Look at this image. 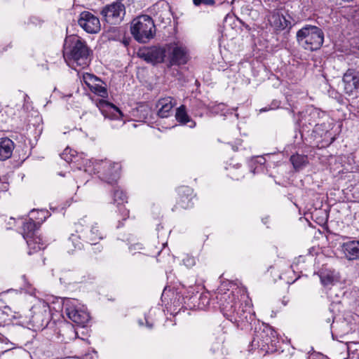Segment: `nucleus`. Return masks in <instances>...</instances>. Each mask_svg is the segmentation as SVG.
Instances as JSON below:
<instances>
[{
	"label": "nucleus",
	"instance_id": "f257e3e1",
	"mask_svg": "<svg viewBox=\"0 0 359 359\" xmlns=\"http://www.w3.org/2000/svg\"><path fill=\"white\" fill-rule=\"evenodd\" d=\"M86 221L81 219L76 224V231L69 236L66 247L69 253H73L76 250H81L84 247V243L91 245H97L99 241L103 238L102 232L99 230L97 223L91 224L86 227L83 226Z\"/></svg>",
	"mask_w": 359,
	"mask_h": 359
},
{
	"label": "nucleus",
	"instance_id": "f03ea898",
	"mask_svg": "<svg viewBox=\"0 0 359 359\" xmlns=\"http://www.w3.org/2000/svg\"><path fill=\"white\" fill-rule=\"evenodd\" d=\"M130 32L136 41L147 43L155 36L156 26L150 16L142 15L133 19L130 25Z\"/></svg>",
	"mask_w": 359,
	"mask_h": 359
},
{
	"label": "nucleus",
	"instance_id": "7ed1b4c3",
	"mask_svg": "<svg viewBox=\"0 0 359 359\" xmlns=\"http://www.w3.org/2000/svg\"><path fill=\"white\" fill-rule=\"evenodd\" d=\"M297 40L304 49L313 51L319 49L324 41V33L316 26L306 25L297 32Z\"/></svg>",
	"mask_w": 359,
	"mask_h": 359
},
{
	"label": "nucleus",
	"instance_id": "20e7f679",
	"mask_svg": "<svg viewBox=\"0 0 359 359\" xmlns=\"http://www.w3.org/2000/svg\"><path fill=\"white\" fill-rule=\"evenodd\" d=\"M90 50L85 41L78 36L72 37L71 45L65 46L63 52L64 58L67 61H73L78 66L84 67L88 65Z\"/></svg>",
	"mask_w": 359,
	"mask_h": 359
},
{
	"label": "nucleus",
	"instance_id": "39448f33",
	"mask_svg": "<svg viewBox=\"0 0 359 359\" xmlns=\"http://www.w3.org/2000/svg\"><path fill=\"white\" fill-rule=\"evenodd\" d=\"M276 340V332L269 326H262L255 328L252 346L260 349L266 353L270 351L269 345L273 346Z\"/></svg>",
	"mask_w": 359,
	"mask_h": 359
},
{
	"label": "nucleus",
	"instance_id": "423d86ee",
	"mask_svg": "<svg viewBox=\"0 0 359 359\" xmlns=\"http://www.w3.org/2000/svg\"><path fill=\"white\" fill-rule=\"evenodd\" d=\"M50 320V307L46 302H39L32 307L29 322L35 329H43Z\"/></svg>",
	"mask_w": 359,
	"mask_h": 359
},
{
	"label": "nucleus",
	"instance_id": "0eeeda50",
	"mask_svg": "<svg viewBox=\"0 0 359 359\" xmlns=\"http://www.w3.org/2000/svg\"><path fill=\"white\" fill-rule=\"evenodd\" d=\"M100 13L107 23L117 25L124 18L126 7L123 4L117 1L104 6Z\"/></svg>",
	"mask_w": 359,
	"mask_h": 359
},
{
	"label": "nucleus",
	"instance_id": "6e6552de",
	"mask_svg": "<svg viewBox=\"0 0 359 359\" xmlns=\"http://www.w3.org/2000/svg\"><path fill=\"white\" fill-rule=\"evenodd\" d=\"M137 55L147 63H162L165 57V49L158 46H150L139 50Z\"/></svg>",
	"mask_w": 359,
	"mask_h": 359
},
{
	"label": "nucleus",
	"instance_id": "1a4fd4ad",
	"mask_svg": "<svg viewBox=\"0 0 359 359\" xmlns=\"http://www.w3.org/2000/svg\"><path fill=\"white\" fill-rule=\"evenodd\" d=\"M78 24L83 30L90 34L98 33L101 29L100 19L89 11L81 13Z\"/></svg>",
	"mask_w": 359,
	"mask_h": 359
},
{
	"label": "nucleus",
	"instance_id": "9d476101",
	"mask_svg": "<svg viewBox=\"0 0 359 359\" xmlns=\"http://www.w3.org/2000/svg\"><path fill=\"white\" fill-rule=\"evenodd\" d=\"M65 313L67 317L76 324L84 327L89 321L90 316L86 311L69 304V300L65 303Z\"/></svg>",
	"mask_w": 359,
	"mask_h": 359
},
{
	"label": "nucleus",
	"instance_id": "9b49d317",
	"mask_svg": "<svg viewBox=\"0 0 359 359\" xmlns=\"http://www.w3.org/2000/svg\"><path fill=\"white\" fill-rule=\"evenodd\" d=\"M343 82L344 90L346 94L352 95L353 92L359 89V74L353 69H348L344 74Z\"/></svg>",
	"mask_w": 359,
	"mask_h": 359
},
{
	"label": "nucleus",
	"instance_id": "f8f14e48",
	"mask_svg": "<svg viewBox=\"0 0 359 359\" xmlns=\"http://www.w3.org/2000/svg\"><path fill=\"white\" fill-rule=\"evenodd\" d=\"M189 59L188 52L185 47L176 45L173 47L170 55L169 66L184 65Z\"/></svg>",
	"mask_w": 359,
	"mask_h": 359
},
{
	"label": "nucleus",
	"instance_id": "ddd939ff",
	"mask_svg": "<svg viewBox=\"0 0 359 359\" xmlns=\"http://www.w3.org/2000/svg\"><path fill=\"white\" fill-rule=\"evenodd\" d=\"M101 179L109 184H114L119 177V165L117 163H104Z\"/></svg>",
	"mask_w": 359,
	"mask_h": 359
},
{
	"label": "nucleus",
	"instance_id": "4468645a",
	"mask_svg": "<svg viewBox=\"0 0 359 359\" xmlns=\"http://www.w3.org/2000/svg\"><path fill=\"white\" fill-rule=\"evenodd\" d=\"M341 247L345 257L348 260L353 261L359 259V241L349 240L343 243Z\"/></svg>",
	"mask_w": 359,
	"mask_h": 359
},
{
	"label": "nucleus",
	"instance_id": "2eb2a0df",
	"mask_svg": "<svg viewBox=\"0 0 359 359\" xmlns=\"http://www.w3.org/2000/svg\"><path fill=\"white\" fill-rule=\"evenodd\" d=\"M15 148L14 142L8 137L0 138V161L10 158Z\"/></svg>",
	"mask_w": 359,
	"mask_h": 359
},
{
	"label": "nucleus",
	"instance_id": "dca6fc26",
	"mask_svg": "<svg viewBox=\"0 0 359 359\" xmlns=\"http://www.w3.org/2000/svg\"><path fill=\"white\" fill-rule=\"evenodd\" d=\"M59 338H61V341L65 343H68L69 341L76 339L77 332L75 330L74 326L72 324L66 323L62 325L59 328Z\"/></svg>",
	"mask_w": 359,
	"mask_h": 359
},
{
	"label": "nucleus",
	"instance_id": "f3484780",
	"mask_svg": "<svg viewBox=\"0 0 359 359\" xmlns=\"http://www.w3.org/2000/svg\"><path fill=\"white\" fill-rule=\"evenodd\" d=\"M270 25L276 30L285 29L290 23L283 14L279 12H273L269 17Z\"/></svg>",
	"mask_w": 359,
	"mask_h": 359
},
{
	"label": "nucleus",
	"instance_id": "a211bd4d",
	"mask_svg": "<svg viewBox=\"0 0 359 359\" xmlns=\"http://www.w3.org/2000/svg\"><path fill=\"white\" fill-rule=\"evenodd\" d=\"M172 100V99L170 97L158 100L157 107H159V109L157 114L159 117L167 118L170 115L172 109L174 107Z\"/></svg>",
	"mask_w": 359,
	"mask_h": 359
},
{
	"label": "nucleus",
	"instance_id": "6ab92c4d",
	"mask_svg": "<svg viewBox=\"0 0 359 359\" xmlns=\"http://www.w3.org/2000/svg\"><path fill=\"white\" fill-rule=\"evenodd\" d=\"M175 118L178 122L184 125L189 122H191L192 124L189 126L191 128H193L196 126V123L193 121L187 114L184 105H181L179 108L177 109Z\"/></svg>",
	"mask_w": 359,
	"mask_h": 359
},
{
	"label": "nucleus",
	"instance_id": "aec40b11",
	"mask_svg": "<svg viewBox=\"0 0 359 359\" xmlns=\"http://www.w3.org/2000/svg\"><path fill=\"white\" fill-rule=\"evenodd\" d=\"M28 247L34 251H38L44 249L46 246V243L40 236L34 235L25 239Z\"/></svg>",
	"mask_w": 359,
	"mask_h": 359
},
{
	"label": "nucleus",
	"instance_id": "412c9836",
	"mask_svg": "<svg viewBox=\"0 0 359 359\" xmlns=\"http://www.w3.org/2000/svg\"><path fill=\"white\" fill-rule=\"evenodd\" d=\"M229 299H231L230 302H224L220 304V309L223 312L224 316L229 317L235 312L236 311V302H233V297L228 296Z\"/></svg>",
	"mask_w": 359,
	"mask_h": 359
},
{
	"label": "nucleus",
	"instance_id": "4be33fe9",
	"mask_svg": "<svg viewBox=\"0 0 359 359\" xmlns=\"http://www.w3.org/2000/svg\"><path fill=\"white\" fill-rule=\"evenodd\" d=\"M22 236L25 239L35 235L36 223L33 219L25 222L22 226Z\"/></svg>",
	"mask_w": 359,
	"mask_h": 359
},
{
	"label": "nucleus",
	"instance_id": "5701e85b",
	"mask_svg": "<svg viewBox=\"0 0 359 359\" xmlns=\"http://www.w3.org/2000/svg\"><path fill=\"white\" fill-rule=\"evenodd\" d=\"M320 279L321 283L325 287L333 285L335 282L334 276L330 271L320 272Z\"/></svg>",
	"mask_w": 359,
	"mask_h": 359
},
{
	"label": "nucleus",
	"instance_id": "b1692460",
	"mask_svg": "<svg viewBox=\"0 0 359 359\" xmlns=\"http://www.w3.org/2000/svg\"><path fill=\"white\" fill-rule=\"evenodd\" d=\"M93 93L97 95L100 97L106 98L108 96V92L106 85H103V82L100 80V82H97L93 88L90 89Z\"/></svg>",
	"mask_w": 359,
	"mask_h": 359
},
{
	"label": "nucleus",
	"instance_id": "393cba45",
	"mask_svg": "<svg viewBox=\"0 0 359 359\" xmlns=\"http://www.w3.org/2000/svg\"><path fill=\"white\" fill-rule=\"evenodd\" d=\"M179 194L180 195L181 194L186 195V199L187 200V204H184L185 202V200H184L183 199L184 197L182 196L180 206L184 208H187L189 207V203L191 202L190 196H191L192 190L188 187H181L179 189Z\"/></svg>",
	"mask_w": 359,
	"mask_h": 359
},
{
	"label": "nucleus",
	"instance_id": "a878e982",
	"mask_svg": "<svg viewBox=\"0 0 359 359\" xmlns=\"http://www.w3.org/2000/svg\"><path fill=\"white\" fill-rule=\"evenodd\" d=\"M290 161L296 170L302 168L306 162V157L299 154L292 155Z\"/></svg>",
	"mask_w": 359,
	"mask_h": 359
},
{
	"label": "nucleus",
	"instance_id": "bb28decb",
	"mask_svg": "<svg viewBox=\"0 0 359 359\" xmlns=\"http://www.w3.org/2000/svg\"><path fill=\"white\" fill-rule=\"evenodd\" d=\"M83 81L90 89L92 88L93 86H95L97 82H100V79L99 78L88 73L83 74Z\"/></svg>",
	"mask_w": 359,
	"mask_h": 359
},
{
	"label": "nucleus",
	"instance_id": "cd10ccee",
	"mask_svg": "<svg viewBox=\"0 0 359 359\" xmlns=\"http://www.w3.org/2000/svg\"><path fill=\"white\" fill-rule=\"evenodd\" d=\"M114 201L118 205H123L127 202V197L123 191L120 189H115L113 194Z\"/></svg>",
	"mask_w": 359,
	"mask_h": 359
},
{
	"label": "nucleus",
	"instance_id": "c85d7f7f",
	"mask_svg": "<svg viewBox=\"0 0 359 359\" xmlns=\"http://www.w3.org/2000/svg\"><path fill=\"white\" fill-rule=\"evenodd\" d=\"M100 104L102 107H106L109 109H112L114 111H115L116 114H118L114 115V118H118V116H123V114L121 111V110L118 107H116L114 104L109 103L105 100L100 101Z\"/></svg>",
	"mask_w": 359,
	"mask_h": 359
},
{
	"label": "nucleus",
	"instance_id": "c756f323",
	"mask_svg": "<svg viewBox=\"0 0 359 359\" xmlns=\"http://www.w3.org/2000/svg\"><path fill=\"white\" fill-rule=\"evenodd\" d=\"M183 262L186 266L191 268L196 264V259L193 256L187 255L183 259Z\"/></svg>",
	"mask_w": 359,
	"mask_h": 359
},
{
	"label": "nucleus",
	"instance_id": "7c9ffc66",
	"mask_svg": "<svg viewBox=\"0 0 359 359\" xmlns=\"http://www.w3.org/2000/svg\"><path fill=\"white\" fill-rule=\"evenodd\" d=\"M208 108L212 112L215 114H218L219 112L224 110L225 105L223 103H219L214 106L208 107Z\"/></svg>",
	"mask_w": 359,
	"mask_h": 359
},
{
	"label": "nucleus",
	"instance_id": "2f4dec72",
	"mask_svg": "<svg viewBox=\"0 0 359 359\" xmlns=\"http://www.w3.org/2000/svg\"><path fill=\"white\" fill-rule=\"evenodd\" d=\"M195 6H200L201 4L207 6H213L215 4V0H193Z\"/></svg>",
	"mask_w": 359,
	"mask_h": 359
},
{
	"label": "nucleus",
	"instance_id": "473e14b6",
	"mask_svg": "<svg viewBox=\"0 0 359 359\" xmlns=\"http://www.w3.org/2000/svg\"><path fill=\"white\" fill-rule=\"evenodd\" d=\"M118 205V210L120 212L121 215L122 216V219L125 220L127 217H128L129 215V210H127L125 206L123 205Z\"/></svg>",
	"mask_w": 359,
	"mask_h": 359
},
{
	"label": "nucleus",
	"instance_id": "72a5a7b5",
	"mask_svg": "<svg viewBox=\"0 0 359 359\" xmlns=\"http://www.w3.org/2000/svg\"><path fill=\"white\" fill-rule=\"evenodd\" d=\"M146 320V325L149 328L151 329L153 327V324L149 323L147 318H145Z\"/></svg>",
	"mask_w": 359,
	"mask_h": 359
},
{
	"label": "nucleus",
	"instance_id": "f704fd0d",
	"mask_svg": "<svg viewBox=\"0 0 359 359\" xmlns=\"http://www.w3.org/2000/svg\"><path fill=\"white\" fill-rule=\"evenodd\" d=\"M96 250L98 251V252H101L102 250V248L100 245H98L97 248H96Z\"/></svg>",
	"mask_w": 359,
	"mask_h": 359
},
{
	"label": "nucleus",
	"instance_id": "c9c22d12",
	"mask_svg": "<svg viewBox=\"0 0 359 359\" xmlns=\"http://www.w3.org/2000/svg\"><path fill=\"white\" fill-rule=\"evenodd\" d=\"M138 323L140 326H143L144 325V323H143V320H139L138 321Z\"/></svg>",
	"mask_w": 359,
	"mask_h": 359
},
{
	"label": "nucleus",
	"instance_id": "e433bc0d",
	"mask_svg": "<svg viewBox=\"0 0 359 359\" xmlns=\"http://www.w3.org/2000/svg\"><path fill=\"white\" fill-rule=\"evenodd\" d=\"M268 109L266 108H263V109H260V111L261 112H263V111H266Z\"/></svg>",
	"mask_w": 359,
	"mask_h": 359
}]
</instances>
